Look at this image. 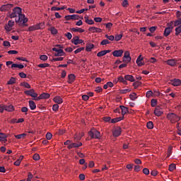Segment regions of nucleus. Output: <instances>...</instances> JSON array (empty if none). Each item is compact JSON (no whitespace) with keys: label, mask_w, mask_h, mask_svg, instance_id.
<instances>
[{"label":"nucleus","mask_w":181,"mask_h":181,"mask_svg":"<svg viewBox=\"0 0 181 181\" xmlns=\"http://www.w3.org/2000/svg\"><path fill=\"white\" fill-rule=\"evenodd\" d=\"M166 117L167 119L171 122V124H175L180 120V117L173 112L167 114Z\"/></svg>","instance_id":"1"},{"label":"nucleus","mask_w":181,"mask_h":181,"mask_svg":"<svg viewBox=\"0 0 181 181\" xmlns=\"http://www.w3.org/2000/svg\"><path fill=\"white\" fill-rule=\"evenodd\" d=\"M18 18H16V23H18L20 26L26 27L28 25L26 23L28 22V18H25V15L18 16Z\"/></svg>","instance_id":"2"},{"label":"nucleus","mask_w":181,"mask_h":181,"mask_svg":"<svg viewBox=\"0 0 181 181\" xmlns=\"http://www.w3.org/2000/svg\"><path fill=\"white\" fill-rule=\"evenodd\" d=\"M21 15H24L21 13V8L19 7H16L13 8V13H11L10 18H14L16 16H19Z\"/></svg>","instance_id":"3"},{"label":"nucleus","mask_w":181,"mask_h":181,"mask_svg":"<svg viewBox=\"0 0 181 181\" xmlns=\"http://www.w3.org/2000/svg\"><path fill=\"white\" fill-rule=\"evenodd\" d=\"M13 6V5L12 4H4V5L1 6L0 11L1 12L8 11L9 10L12 9Z\"/></svg>","instance_id":"4"},{"label":"nucleus","mask_w":181,"mask_h":181,"mask_svg":"<svg viewBox=\"0 0 181 181\" xmlns=\"http://www.w3.org/2000/svg\"><path fill=\"white\" fill-rule=\"evenodd\" d=\"M52 52H57L54 54V56H55V57H60L62 56H65V54H66L65 52H64V50H62V49L52 48Z\"/></svg>","instance_id":"5"},{"label":"nucleus","mask_w":181,"mask_h":181,"mask_svg":"<svg viewBox=\"0 0 181 181\" xmlns=\"http://www.w3.org/2000/svg\"><path fill=\"white\" fill-rule=\"evenodd\" d=\"M24 93H25V95H26L28 96L33 97V98H37L38 96L37 93H35V90H33V89L25 90Z\"/></svg>","instance_id":"6"},{"label":"nucleus","mask_w":181,"mask_h":181,"mask_svg":"<svg viewBox=\"0 0 181 181\" xmlns=\"http://www.w3.org/2000/svg\"><path fill=\"white\" fill-rule=\"evenodd\" d=\"M168 27L165 28V30L163 31V36L168 37L172 32V30L173 29V26H172V24H168Z\"/></svg>","instance_id":"7"},{"label":"nucleus","mask_w":181,"mask_h":181,"mask_svg":"<svg viewBox=\"0 0 181 181\" xmlns=\"http://www.w3.org/2000/svg\"><path fill=\"white\" fill-rule=\"evenodd\" d=\"M124 51L123 49H118V50H115L112 52V55L115 57H122L123 56Z\"/></svg>","instance_id":"8"},{"label":"nucleus","mask_w":181,"mask_h":181,"mask_svg":"<svg viewBox=\"0 0 181 181\" xmlns=\"http://www.w3.org/2000/svg\"><path fill=\"white\" fill-rule=\"evenodd\" d=\"M163 109L160 107V106H156V107H155V110H154L155 116L160 117L161 115H163Z\"/></svg>","instance_id":"9"},{"label":"nucleus","mask_w":181,"mask_h":181,"mask_svg":"<svg viewBox=\"0 0 181 181\" xmlns=\"http://www.w3.org/2000/svg\"><path fill=\"white\" fill-rule=\"evenodd\" d=\"M113 136L119 137L122 134V129L120 127L115 128L113 132Z\"/></svg>","instance_id":"10"},{"label":"nucleus","mask_w":181,"mask_h":181,"mask_svg":"<svg viewBox=\"0 0 181 181\" xmlns=\"http://www.w3.org/2000/svg\"><path fill=\"white\" fill-rule=\"evenodd\" d=\"M172 86L178 87L181 85V81L180 79H172L171 81Z\"/></svg>","instance_id":"11"},{"label":"nucleus","mask_w":181,"mask_h":181,"mask_svg":"<svg viewBox=\"0 0 181 181\" xmlns=\"http://www.w3.org/2000/svg\"><path fill=\"white\" fill-rule=\"evenodd\" d=\"M66 21H70V20H79V16L78 15H69L65 16Z\"/></svg>","instance_id":"12"},{"label":"nucleus","mask_w":181,"mask_h":181,"mask_svg":"<svg viewBox=\"0 0 181 181\" xmlns=\"http://www.w3.org/2000/svg\"><path fill=\"white\" fill-rule=\"evenodd\" d=\"M89 31L93 33H101L102 30H101V28H98L97 27H90Z\"/></svg>","instance_id":"13"},{"label":"nucleus","mask_w":181,"mask_h":181,"mask_svg":"<svg viewBox=\"0 0 181 181\" xmlns=\"http://www.w3.org/2000/svg\"><path fill=\"white\" fill-rule=\"evenodd\" d=\"M2 107L7 111L8 112H12L14 111V107H13L12 105H2Z\"/></svg>","instance_id":"14"},{"label":"nucleus","mask_w":181,"mask_h":181,"mask_svg":"<svg viewBox=\"0 0 181 181\" xmlns=\"http://www.w3.org/2000/svg\"><path fill=\"white\" fill-rule=\"evenodd\" d=\"M50 95L47 93H43L38 98H37V100H42V99H48L49 98Z\"/></svg>","instance_id":"15"},{"label":"nucleus","mask_w":181,"mask_h":181,"mask_svg":"<svg viewBox=\"0 0 181 181\" xmlns=\"http://www.w3.org/2000/svg\"><path fill=\"white\" fill-rule=\"evenodd\" d=\"M123 78L130 82H135V77L132 75H125Z\"/></svg>","instance_id":"16"},{"label":"nucleus","mask_w":181,"mask_h":181,"mask_svg":"<svg viewBox=\"0 0 181 181\" xmlns=\"http://www.w3.org/2000/svg\"><path fill=\"white\" fill-rule=\"evenodd\" d=\"M74 80H76V76H74V74H69V81H67V83H69V84H72V83L74 82Z\"/></svg>","instance_id":"17"},{"label":"nucleus","mask_w":181,"mask_h":181,"mask_svg":"<svg viewBox=\"0 0 181 181\" xmlns=\"http://www.w3.org/2000/svg\"><path fill=\"white\" fill-rule=\"evenodd\" d=\"M28 106L31 110H35L36 109V104L33 100H28Z\"/></svg>","instance_id":"18"},{"label":"nucleus","mask_w":181,"mask_h":181,"mask_svg":"<svg viewBox=\"0 0 181 181\" xmlns=\"http://www.w3.org/2000/svg\"><path fill=\"white\" fill-rule=\"evenodd\" d=\"M42 27L40 26V25H36L35 27L30 26L28 27V31L31 32L33 30H41Z\"/></svg>","instance_id":"19"},{"label":"nucleus","mask_w":181,"mask_h":181,"mask_svg":"<svg viewBox=\"0 0 181 181\" xmlns=\"http://www.w3.org/2000/svg\"><path fill=\"white\" fill-rule=\"evenodd\" d=\"M52 100L57 104H62V98L60 96L54 97Z\"/></svg>","instance_id":"20"},{"label":"nucleus","mask_w":181,"mask_h":181,"mask_svg":"<svg viewBox=\"0 0 181 181\" xmlns=\"http://www.w3.org/2000/svg\"><path fill=\"white\" fill-rule=\"evenodd\" d=\"M122 120H123V117H118L117 118L112 119L110 120V123L115 124V123L119 122L122 121Z\"/></svg>","instance_id":"21"},{"label":"nucleus","mask_w":181,"mask_h":181,"mask_svg":"<svg viewBox=\"0 0 181 181\" xmlns=\"http://www.w3.org/2000/svg\"><path fill=\"white\" fill-rule=\"evenodd\" d=\"M71 30L74 33L78 32L79 33H84V30H83L81 28H71Z\"/></svg>","instance_id":"22"},{"label":"nucleus","mask_w":181,"mask_h":181,"mask_svg":"<svg viewBox=\"0 0 181 181\" xmlns=\"http://www.w3.org/2000/svg\"><path fill=\"white\" fill-rule=\"evenodd\" d=\"M167 65H170L171 66L176 65V60L175 59H168L166 61Z\"/></svg>","instance_id":"23"},{"label":"nucleus","mask_w":181,"mask_h":181,"mask_svg":"<svg viewBox=\"0 0 181 181\" xmlns=\"http://www.w3.org/2000/svg\"><path fill=\"white\" fill-rule=\"evenodd\" d=\"M127 81L123 78L122 76H118V82L122 83L124 85H127Z\"/></svg>","instance_id":"24"},{"label":"nucleus","mask_w":181,"mask_h":181,"mask_svg":"<svg viewBox=\"0 0 181 181\" xmlns=\"http://www.w3.org/2000/svg\"><path fill=\"white\" fill-rule=\"evenodd\" d=\"M93 134L95 139H100V138L101 137V133H100V132H98V130H93Z\"/></svg>","instance_id":"25"},{"label":"nucleus","mask_w":181,"mask_h":181,"mask_svg":"<svg viewBox=\"0 0 181 181\" xmlns=\"http://www.w3.org/2000/svg\"><path fill=\"white\" fill-rule=\"evenodd\" d=\"M120 110H122V116L125 115V114L129 112L127 107L125 106H120Z\"/></svg>","instance_id":"26"},{"label":"nucleus","mask_w":181,"mask_h":181,"mask_svg":"<svg viewBox=\"0 0 181 181\" xmlns=\"http://www.w3.org/2000/svg\"><path fill=\"white\" fill-rule=\"evenodd\" d=\"M24 158V156H20L19 159L16 160V162H14V165L19 166L21 165V160Z\"/></svg>","instance_id":"27"},{"label":"nucleus","mask_w":181,"mask_h":181,"mask_svg":"<svg viewBox=\"0 0 181 181\" xmlns=\"http://www.w3.org/2000/svg\"><path fill=\"white\" fill-rule=\"evenodd\" d=\"M84 19H86V23L88 25H94V21L93 20H89V17L86 16L84 17Z\"/></svg>","instance_id":"28"},{"label":"nucleus","mask_w":181,"mask_h":181,"mask_svg":"<svg viewBox=\"0 0 181 181\" xmlns=\"http://www.w3.org/2000/svg\"><path fill=\"white\" fill-rule=\"evenodd\" d=\"M94 48V45L93 44H88L86 45V52H91V49Z\"/></svg>","instance_id":"29"},{"label":"nucleus","mask_w":181,"mask_h":181,"mask_svg":"<svg viewBox=\"0 0 181 181\" xmlns=\"http://www.w3.org/2000/svg\"><path fill=\"white\" fill-rule=\"evenodd\" d=\"M131 62L130 57H122V62L128 64Z\"/></svg>","instance_id":"30"},{"label":"nucleus","mask_w":181,"mask_h":181,"mask_svg":"<svg viewBox=\"0 0 181 181\" xmlns=\"http://www.w3.org/2000/svg\"><path fill=\"white\" fill-rule=\"evenodd\" d=\"M11 68H18V69H24V65L13 64H11Z\"/></svg>","instance_id":"31"},{"label":"nucleus","mask_w":181,"mask_h":181,"mask_svg":"<svg viewBox=\"0 0 181 181\" xmlns=\"http://www.w3.org/2000/svg\"><path fill=\"white\" fill-rule=\"evenodd\" d=\"M71 42L76 45H78L79 44H83L84 42L82 40H71Z\"/></svg>","instance_id":"32"},{"label":"nucleus","mask_w":181,"mask_h":181,"mask_svg":"<svg viewBox=\"0 0 181 181\" xmlns=\"http://www.w3.org/2000/svg\"><path fill=\"white\" fill-rule=\"evenodd\" d=\"M66 8L65 6L62 7V8H57L56 6H52L51 10L52 11H62L64 10Z\"/></svg>","instance_id":"33"},{"label":"nucleus","mask_w":181,"mask_h":181,"mask_svg":"<svg viewBox=\"0 0 181 181\" xmlns=\"http://www.w3.org/2000/svg\"><path fill=\"white\" fill-rule=\"evenodd\" d=\"M16 78L14 77H11V79H9V81H8L7 84L8 85H13L16 83Z\"/></svg>","instance_id":"34"},{"label":"nucleus","mask_w":181,"mask_h":181,"mask_svg":"<svg viewBox=\"0 0 181 181\" xmlns=\"http://www.w3.org/2000/svg\"><path fill=\"white\" fill-rule=\"evenodd\" d=\"M69 145L73 146L74 148H79V147L82 146V143H81V142L72 143Z\"/></svg>","instance_id":"35"},{"label":"nucleus","mask_w":181,"mask_h":181,"mask_svg":"<svg viewBox=\"0 0 181 181\" xmlns=\"http://www.w3.org/2000/svg\"><path fill=\"white\" fill-rule=\"evenodd\" d=\"M21 86L23 87H25V88H28V89H30L31 86H30V84L28 83L24 82V83H21Z\"/></svg>","instance_id":"36"},{"label":"nucleus","mask_w":181,"mask_h":181,"mask_svg":"<svg viewBox=\"0 0 181 181\" xmlns=\"http://www.w3.org/2000/svg\"><path fill=\"white\" fill-rule=\"evenodd\" d=\"M141 83L139 81H136L132 83V86H134V89H137L139 86H141Z\"/></svg>","instance_id":"37"},{"label":"nucleus","mask_w":181,"mask_h":181,"mask_svg":"<svg viewBox=\"0 0 181 181\" xmlns=\"http://www.w3.org/2000/svg\"><path fill=\"white\" fill-rule=\"evenodd\" d=\"M181 33V25L179 27L175 28V36H178Z\"/></svg>","instance_id":"38"},{"label":"nucleus","mask_w":181,"mask_h":181,"mask_svg":"<svg viewBox=\"0 0 181 181\" xmlns=\"http://www.w3.org/2000/svg\"><path fill=\"white\" fill-rule=\"evenodd\" d=\"M151 107H156V105L158 104V100L156 99H151Z\"/></svg>","instance_id":"39"},{"label":"nucleus","mask_w":181,"mask_h":181,"mask_svg":"<svg viewBox=\"0 0 181 181\" xmlns=\"http://www.w3.org/2000/svg\"><path fill=\"white\" fill-rule=\"evenodd\" d=\"M49 30H50V33H52L53 35H57V30L54 27L50 28L49 29Z\"/></svg>","instance_id":"40"},{"label":"nucleus","mask_w":181,"mask_h":181,"mask_svg":"<svg viewBox=\"0 0 181 181\" xmlns=\"http://www.w3.org/2000/svg\"><path fill=\"white\" fill-rule=\"evenodd\" d=\"M176 169V165L173 163H172L171 165H170V166L168 167V170L170 172H172L173 170H175Z\"/></svg>","instance_id":"41"},{"label":"nucleus","mask_w":181,"mask_h":181,"mask_svg":"<svg viewBox=\"0 0 181 181\" xmlns=\"http://www.w3.org/2000/svg\"><path fill=\"white\" fill-rule=\"evenodd\" d=\"M137 99V95L135 93H132V94H130V100L132 101H135V100Z\"/></svg>","instance_id":"42"},{"label":"nucleus","mask_w":181,"mask_h":181,"mask_svg":"<svg viewBox=\"0 0 181 181\" xmlns=\"http://www.w3.org/2000/svg\"><path fill=\"white\" fill-rule=\"evenodd\" d=\"M105 37H106L107 39H108L107 40H110V41H114V40H115L114 35H105Z\"/></svg>","instance_id":"43"},{"label":"nucleus","mask_w":181,"mask_h":181,"mask_svg":"<svg viewBox=\"0 0 181 181\" xmlns=\"http://www.w3.org/2000/svg\"><path fill=\"white\" fill-rule=\"evenodd\" d=\"M38 67H40V68H47V67H49V64H47V63H45V64H38L37 66Z\"/></svg>","instance_id":"44"},{"label":"nucleus","mask_w":181,"mask_h":181,"mask_svg":"<svg viewBox=\"0 0 181 181\" xmlns=\"http://www.w3.org/2000/svg\"><path fill=\"white\" fill-rule=\"evenodd\" d=\"M122 37H123V35L120 34V35H115V40L118 42L120 40H122Z\"/></svg>","instance_id":"45"},{"label":"nucleus","mask_w":181,"mask_h":181,"mask_svg":"<svg viewBox=\"0 0 181 181\" xmlns=\"http://www.w3.org/2000/svg\"><path fill=\"white\" fill-rule=\"evenodd\" d=\"M110 43V42L108 40H102L100 45L102 46H105V45H108Z\"/></svg>","instance_id":"46"},{"label":"nucleus","mask_w":181,"mask_h":181,"mask_svg":"<svg viewBox=\"0 0 181 181\" xmlns=\"http://www.w3.org/2000/svg\"><path fill=\"white\" fill-rule=\"evenodd\" d=\"M147 128L148 129H153V125L152 122H147Z\"/></svg>","instance_id":"47"},{"label":"nucleus","mask_w":181,"mask_h":181,"mask_svg":"<svg viewBox=\"0 0 181 181\" xmlns=\"http://www.w3.org/2000/svg\"><path fill=\"white\" fill-rule=\"evenodd\" d=\"M83 136H84V133H81V134L79 135V136H78V135L74 136V139H77L78 141H80L81 139Z\"/></svg>","instance_id":"48"},{"label":"nucleus","mask_w":181,"mask_h":181,"mask_svg":"<svg viewBox=\"0 0 181 181\" xmlns=\"http://www.w3.org/2000/svg\"><path fill=\"white\" fill-rule=\"evenodd\" d=\"M25 136H26V134H22L15 136L16 139H21L24 138Z\"/></svg>","instance_id":"49"},{"label":"nucleus","mask_w":181,"mask_h":181,"mask_svg":"<svg viewBox=\"0 0 181 181\" xmlns=\"http://www.w3.org/2000/svg\"><path fill=\"white\" fill-rule=\"evenodd\" d=\"M52 137L53 135L49 132L47 133V134L45 135V138L47 139V140H50Z\"/></svg>","instance_id":"50"},{"label":"nucleus","mask_w":181,"mask_h":181,"mask_svg":"<svg viewBox=\"0 0 181 181\" xmlns=\"http://www.w3.org/2000/svg\"><path fill=\"white\" fill-rule=\"evenodd\" d=\"M33 178V173H28V179H26L25 180L27 181H31Z\"/></svg>","instance_id":"51"},{"label":"nucleus","mask_w":181,"mask_h":181,"mask_svg":"<svg viewBox=\"0 0 181 181\" xmlns=\"http://www.w3.org/2000/svg\"><path fill=\"white\" fill-rule=\"evenodd\" d=\"M40 59L46 62L48 59V57L45 54L41 55Z\"/></svg>","instance_id":"52"},{"label":"nucleus","mask_w":181,"mask_h":181,"mask_svg":"<svg viewBox=\"0 0 181 181\" xmlns=\"http://www.w3.org/2000/svg\"><path fill=\"white\" fill-rule=\"evenodd\" d=\"M181 24V18H178V20H175V27H177Z\"/></svg>","instance_id":"53"},{"label":"nucleus","mask_w":181,"mask_h":181,"mask_svg":"<svg viewBox=\"0 0 181 181\" xmlns=\"http://www.w3.org/2000/svg\"><path fill=\"white\" fill-rule=\"evenodd\" d=\"M33 160H40V155H38L37 153L33 155Z\"/></svg>","instance_id":"54"},{"label":"nucleus","mask_w":181,"mask_h":181,"mask_svg":"<svg viewBox=\"0 0 181 181\" xmlns=\"http://www.w3.org/2000/svg\"><path fill=\"white\" fill-rule=\"evenodd\" d=\"M106 54H107V53L100 51V52H98L97 56H98V57H102L106 55Z\"/></svg>","instance_id":"55"},{"label":"nucleus","mask_w":181,"mask_h":181,"mask_svg":"<svg viewBox=\"0 0 181 181\" xmlns=\"http://www.w3.org/2000/svg\"><path fill=\"white\" fill-rule=\"evenodd\" d=\"M153 95V92L152 90H148L147 93H146V97H147V98H151V96H152Z\"/></svg>","instance_id":"56"},{"label":"nucleus","mask_w":181,"mask_h":181,"mask_svg":"<svg viewBox=\"0 0 181 181\" xmlns=\"http://www.w3.org/2000/svg\"><path fill=\"white\" fill-rule=\"evenodd\" d=\"M129 4L127 3V0L122 1V6L124 8H127Z\"/></svg>","instance_id":"57"},{"label":"nucleus","mask_w":181,"mask_h":181,"mask_svg":"<svg viewBox=\"0 0 181 181\" xmlns=\"http://www.w3.org/2000/svg\"><path fill=\"white\" fill-rule=\"evenodd\" d=\"M130 89H124V90H120V94H126L127 93L130 92Z\"/></svg>","instance_id":"58"},{"label":"nucleus","mask_w":181,"mask_h":181,"mask_svg":"<svg viewBox=\"0 0 181 181\" xmlns=\"http://www.w3.org/2000/svg\"><path fill=\"white\" fill-rule=\"evenodd\" d=\"M59 110V105L55 104L52 105V111L57 112Z\"/></svg>","instance_id":"59"},{"label":"nucleus","mask_w":181,"mask_h":181,"mask_svg":"<svg viewBox=\"0 0 181 181\" xmlns=\"http://www.w3.org/2000/svg\"><path fill=\"white\" fill-rule=\"evenodd\" d=\"M65 37H67L69 40H71V39H72V34H71V33H67L65 34Z\"/></svg>","instance_id":"60"},{"label":"nucleus","mask_w":181,"mask_h":181,"mask_svg":"<svg viewBox=\"0 0 181 181\" xmlns=\"http://www.w3.org/2000/svg\"><path fill=\"white\" fill-rule=\"evenodd\" d=\"M83 50H84V47L78 48L77 49H76V51H74V54H78L81 52Z\"/></svg>","instance_id":"61"},{"label":"nucleus","mask_w":181,"mask_h":181,"mask_svg":"<svg viewBox=\"0 0 181 181\" xmlns=\"http://www.w3.org/2000/svg\"><path fill=\"white\" fill-rule=\"evenodd\" d=\"M18 54V51H16V50L8 51V54L13 55V54Z\"/></svg>","instance_id":"62"},{"label":"nucleus","mask_w":181,"mask_h":181,"mask_svg":"<svg viewBox=\"0 0 181 181\" xmlns=\"http://www.w3.org/2000/svg\"><path fill=\"white\" fill-rule=\"evenodd\" d=\"M143 174L146 175H149V170L148 168H143Z\"/></svg>","instance_id":"63"},{"label":"nucleus","mask_w":181,"mask_h":181,"mask_svg":"<svg viewBox=\"0 0 181 181\" xmlns=\"http://www.w3.org/2000/svg\"><path fill=\"white\" fill-rule=\"evenodd\" d=\"M14 25V21H8V25H6V26H8V27H13Z\"/></svg>","instance_id":"64"}]
</instances>
